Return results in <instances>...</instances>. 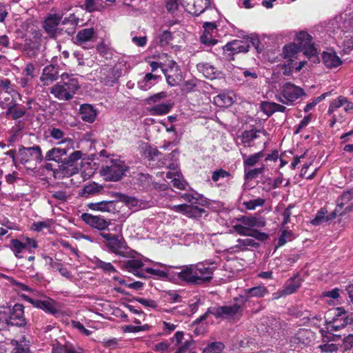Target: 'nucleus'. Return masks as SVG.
<instances>
[{"label": "nucleus", "instance_id": "obj_1", "mask_svg": "<svg viewBox=\"0 0 353 353\" xmlns=\"http://www.w3.org/2000/svg\"><path fill=\"white\" fill-rule=\"evenodd\" d=\"M325 328L329 331H339L347 326L353 327V312L344 307H333L327 313Z\"/></svg>", "mask_w": 353, "mask_h": 353}, {"label": "nucleus", "instance_id": "obj_2", "mask_svg": "<svg viewBox=\"0 0 353 353\" xmlns=\"http://www.w3.org/2000/svg\"><path fill=\"white\" fill-rule=\"evenodd\" d=\"M63 81L58 82L50 88V94L59 100L70 101L79 88L78 80L74 78L68 79L64 81V74H62Z\"/></svg>", "mask_w": 353, "mask_h": 353}, {"label": "nucleus", "instance_id": "obj_3", "mask_svg": "<svg viewBox=\"0 0 353 353\" xmlns=\"http://www.w3.org/2000/svg\"><path fill=\"white\" fill-rule=\"evenodd\" d=\"M127 168L124 163L119 159H110L103 165L100 174L105 181H118L125 174Z\"/></svg>", "mask_w": 353, "mask_h": 353}, {"label": "nucleus", "instance_id": "obj_4", "mask_svg": "<svg viewBox=\"0 0 353 353\" xmlns=\"http://www.w3.org/2000/svg\"><path fill=\"white\" fill-rule=\"evenodd\" d=\"M100 235L106 240L105 245L111 252L124 257L129 256V248L121 235L104 232H101Z\"/></svg>", "mask_w": 353, "mask_h": 353}, {"label": "nucleus", "instance_id": "obj_5", "mask_svg": "<svg viewBox=\"0 0 353 353\" xmlns=\"http://www.w3.org/2000/svg\"><path fill=\"white\" fill-rule=\"evenodd\" d=\"M20 296L23 300L30 303L33 307L42 310L48 314L57 316L60 313L61 305L59 303L50 297H46L45 299L41 300L32 299L24 294H21Z\"/></svg>", "mask_w": 353, "mask_h": 353}, {"label": "nucleus", "instance_id": "obj_6", "mask_svg": "<svg viewBox=\"0 0 353 353\" xmlns=\"http://www.w3.org/2000/svg\"><path fill=\"white\" fill-rule=\"evenodd\" d=\"M295 42L301 52L312 61H319L317 50L312 43V37L307 32L301 31L296 37Z\"/></svg>", "mask_w": 353, "mask_h": 353}, {"label": "nucleus", "instance_id": "obj_7", "mask_svg": "<svg viewBox=\"0 0 353 353\" xmlns=\"http://www.w3.org/2000/svg\"><path fill=\"white\" fill-rule=\"evenodd\" d=\"M122 71L120 66L103 65L99 68V80L103 85L112 87L118 83L122 75Z\"/></svg>", "mask_w": 353, "mask_h": 353}, {"label": "nucleus", "instance_id": "obj_8", "mask_svg": "<svg viewBox=\"0 0 353 353\" xmlns=\"http://www.w3.org/2000/svg\"><path fill=\"white\" fill-rule=\"evenodd\" d=\"M63 19V14L60 13H49L45 18L42 27L44 32L51 39H56L62 33V28L59 26Z\"/></svg>", "mask_w": 353, "mask_h": 353}, {"label": "nucleus", "instance_id": "obj_9", "mask_svg": "<svg viewBox=\"0 0 353 353\" xmlns=\"http://www.w3.org/2000/svg\"><path fill=\"white\" fill-rule=\"evenodd\" d=\"M25 307L22 303H17L13 305L10 304L8 326H14L19 328H26L28 324V319L25 316Z\"/></svg>", "mask_w": 353, "mask_h": 353}, {"label": "nucleus", "instance_id": "obj_10", "mask_svg": "<svg viewBox=\"0 0 353 353\" xmlns=\"http://www.w3.org/2000/svg\"><path fill=\"white\" fill-rule=\"evenodd\" d=\"M224 59L228 61L234 59V56L239 53H246L249 51V46L247 41V37L242 40H233L228 42L222 47Z\"/></svg>", "mask_w": 353, "mask_h": 353}, {"label": "nucleus", "instance_id": "obj_11", "mask_svg": "<svg viewBox=\"0 0 353 353\" xmlns=\"http://www.w3.org/2000/svg\"><path fill=\"white\" fill-rule=\"evenodd\" d=\"M19 163L23 165L26 164L31 160L40 163L43 160L41 148L38 145L32 147L26 148L21 145L19 148Z\"/></svg>", "mask_w": 353, "mask_h": 353}, {"label": "nucleus", "instance_id": "obj_12", "mask_svg": "<svg viewBox=\"0 0 353 353\" xmlns=\"http://www.w3.org/2000/svg\"><path fill=\"white\" fill-rule=\"evenodd\" d=\"M281 94L286 99L285 105H292L294 101L306 95L304 90L291 82H286L281 88Z\"/></svg>", "mask_w": 353, "mask_h": 353}, {"label": "nucleus", "instance_id": "obj_13", "mask_svg": "<svg viewBox=\"0 0 353 353\" xmlns=\"http://www.w3.org/2000/svg\"><path fill=\"white\" fill-rule=\"evenodd\" d=\"M0 106L3 109H6L5 114L10 117L12 120H18L26 114V108L24 105H19L16 100L12 99L9 103L0 102Z\"/></svg>", "mask_w": 353, "mask_h": 353}, {"label": "nucleus", "instance_id": "obj_14", "mask_svg": "<svg viewBox=\"0 0 353 353\" xmlns=\"http://www.w3.org/2000/svg\"><path fill=\"white\" fill-rule=\"evenodd\" d=\"M243 305L234 303L231 305L213 307L212 315L216 319H229L234 317L241 310Z\"/></svg>", "mask_w": 353, "mask_h": 353}, {"label": "nucleus", "instance_id": "obj_15", "mask_svg": "<svg viewBox=\"0 0 353 353\" xmlns=\"http://www.w3.org/2000/svg\"><path fill=\"white\" fill-rule=\"evenodd\" d=\"M313 339V333L309 329L300 328L297 332L290 337V343L291 345L295 347H301L308 345Z\"/></svg>", "mask_w": 353, "mask_h": 353}, {"label": "nucleus", "instance_id": "obj_16", "mask_svg": "<svg viewBox=\"0 0 353 353\" xmlns=\"http://www.w3.org/2000/svg\"><path fill=\"white\" fill-rule=\"evenodd\" d=\"M244 292L246 295H239L238 297H235L234 299V301L241 302L242 305H244L250 297L262 298L268 294L269 292L266 287L259 285L245 289Z\"/></svg>", "mask_w": 353, "mask_h": 353}, {"label": "nucleus", "instance_id": "obj_17", "mask_svg": "<svg viewBox=\"0 0 353 353\" xmlns=\"http://www.w3.org/2000/svg\"><path fill=\"white\" fill-rule=\"evenodd\" d=\"M82 220L94 228H97L99 230H108L109 225H111L110 221H107L100 216H94L88 213H83L81 215Z\"/></svg>", "mask_w": 353, "mask_h": 353}, {"label": "nucleus", "instance_id": "obj_18", "mask_svg": "<svg viewBox=\"0 0 353 353\" xmlns=\"http://www.w3.org/2000/svg\"><path fill=\"white\" fill-rule=\"evenodd\" d=\"M195 271L199 279H201L202 281H199L200 285L205 283H210L213 278V273L215 270V267H210L207 265L205 263H198L194 265Z\"/></svg>", "mask_w": 353, "mask_h": 353}, {"label": "nucleus", "instance_id": "obj_19", "mask_svg": "<svg viewBox=\"0 0 353 353\" xmlns=\"http://www.w3.org/2000/svg\"><path fill=\"white\" fill-rule=\"evenodd\" d=\"M178 278L189 284L200 285L199 275L196 274L194 265L185 266L178 273Z\"/></svg>", "mask_w": 353, "mask_h": 353}, {"label": "nucleus", "instance_id": "obj_20", "mask_svg": "<svg viewBox=\"0 0 353 353\" xmlns=\"http://www.w3.org/2000/svg\"><path fill=\"white\" fill-rule=\"evenodd\" d=\"M58 66L54 64H50L43 69L41 76L40 77V81L43 85H48L50 83L58 79Z\"/></svg>", "mask_w": 353, "mask_h": 353}, {"label": "nucleus", "instance_id": "obj_21", "mask_svg": "<svg viewBox=\"0 0 353 353\" xmlns=\"http://www.w3.org/2000/svg\"><path fill=\"white\" fill-rule=\"evenodd\" d=\"M303 279L301 278L299 274H295L294 276L288 279L283 285L282 290V295H290L295 293L301 288Z\"/></svg>", "mask_w": 353, "mask_h": 353}, {"label": "nucleus", "instance_id": "obj_22", "mask_svg": "<svg viewBox=\"0 0 353 353\" xmlns=\"http://www.w3.org/2000/svg\"><path fill=\"white\" fill-rule=\"evenodd\" d=\"M203 32L201 35V41L207 46H214L218 41L213 38L212 33L216 29L215 22H205L203 25Z\"/></svg>", "mask_w": 353, "mask_h": 353}, {"label": "nucleus", "instance_id": "obj_23", "mask_svg": "<svg viewBox=\"0 0 353 353\" xmlns=\"http://www.w3.org/2000/svg\"><path fill=\"white\" fill-rule=\"evenodd\" d=\"M174 66L169 69H163V72L165 76L166 81L170 86H176L181 80V70L176 63Z\"/></svg>", "mask_w": 353, "mask_h": 353}, {"label": "nucleus", "instance_id": "obj_24", "mask_svg": "<svg viewBox=\"0 0 353 353\" xmlns=\"http://www.w3.org/2000/svg\"><path fill=\"white\" fill-rule=\"evenodd\" d=\"M70 146L65 148L55 147L48 150L45 156L46 161H54L57 163H61L63 161V157L67 154L68 150Z\"/></svg>", "mask_w": 353, "mask_h": 353}, {"label": "nucleus", "instance_id": "obj_25", "mask_svg": "<svg viewBox=\"0 0 353 353\" xmlns=\"http://www.w3.org/2000/svg\"><path fill=\"white\" fill-rule=\"evenodd\" d=\"M237 221L245 225L247 228L255 229L254 228H264L266 221L263 218H257L253 216H241Z\"/></svg>", "mask_w": 353, "mask_h": 353}, {"label": "nucleus", "instance_id": "obj_26", "mask_svg": "<svg viewBox=\"0 0 353 353\" xmlns=\"http://www.w3.org/2000/svg\"><path fill=\"white\" fill-rule=\"evenodd\" d=\"M197 69L199 72L209 79H215L219 78L221 74V72L217 68L208 63H200L197 64Z\"/></svg>", "mask_w": 353, "mask_h": 353}, {"label": "nucleus", "instance_id": "obj_27", "mask_svg": "<svg viewBox=\"0 0 353 353\" xmlns=\"http://www.w3.org/2000/svg\"><path fill=\"white\" fill-rule=\"evenodd\" d=\"M134 184L142 190H149L152 188L153 177L148 173L139 172L134 176Z\"/></svg>", "mask_w": 353, "mask_h": 353}, {"label": "nucleus", "instance_id": "obj_28", "mask_svg": "<svg viewBox=\"0 0 353 353\" xmlns=\"http://www.w3.org/2000/svg\"><path fill=\"white\" fill-rule=\"evenodd\" d=\"M79 114L83 121L93 123L97 117V110L90 104H83L79 109Z\"/></svg>", "mask_w": 353, "mask_h": 353}, {"label": "nucleus", "instance_id": "obj_29", "mask_svg": "<svg viewBox=\"0 0 353 353\" xmlns=\"http://www.w3.org/2000/svg\"><path fill=\"white\" fill-rule=\"evenodd\" d=\"M79 172V168L77 165L66 164L61 162V165L59 166V169L54 171V175L58 178L69 177Z\"/></svg>", "mask_w": 353, "mask_h": 353}, {"label": "nucleus", "instance_id": "obj_30", "mask_svg": "<svg viewBox=\"0 0 353 353\" xmlns=\"http://www.w3.org/2000/svg\"><path fill=\"white\" fill-rule=\"evenodd\" d=\"M94 33V30L92 28L82 29L77 32L74 43L82 46L85 43L92 40Z\"/></svg>", "mask_w": 353, "mask_h": 353}, {"label": "nucleus", "instance_id": "obj_31", "mask_svg": "<svg viewBox=\"0 0 353 353\" xmlns=\"http://www.w3.org/2000/svg\"><path fill=\"white\" fill-rule=\"evenodd\" d=\"M11 345L14 346L11 353H30V341L25 336H22L19 340L12 339Z\"/></svg>", "mask_w": 353, "mask_h": 353}, {"label": "nucleus", "instance_id": "obj_32", "mask_svg": "<svg viewBox=\"0 0 353 353\" xmlns=\"http://www.w3.org/2000/svg\"><path fill=\"white\" fill-rule=\"evenodd\" d=\"M322 59L325 65L328 68H337L343 63L341 59L335 52H324L322 54Z\"/></svg>", "mask_w": 353, "mask_h": 353}, {"label": "nucleus", "instance_id": "obj_33", "mask_svg": "<svg viewBox=\"0 0 353 353\" xmlns=\"http://www.w3.org/2000/svg\"><path fill=\"white\" fill-rule=\"evenodd\" d=\"M87 206L92 210L110 212L114 210V203L112 201H101L88 203Z\"/></svg>", "mask_w": 353, "mask_h": 353}, {"label": "nucleus", "instance_id": "obj_34", "mask_svg": "<svg viewBox=\"0 0 353 353\" xmlns=\"http://www.w3.org/2000/svg\"><path fill=\"white\" fill-rule=\"evenodd\" d=\"M172 106L173 103L171 102L159 103L151 107L149 109V112L152 116L163 115L169 113Z\"/></svg>", "mask_w": 353, "mask_h": 353}, {"label": "nucleus", "instance_id": "obj_35", "mask_svg": "<svg viewBox=\"0 0 353 353\" xmlns=\"http://www.w3.org/2000/svg\"><path fill=\"white\" fill-rule=\"evenodd\" d=\"M50 137L54 139H61V141L58 143V145L66 144L67 146H72L73 144V141L72 139L68 137L64 138L65 133L59 128H52L50 130Z\"/></svg>", "mask_w": 353, "mask_h": 353}, {"label": "nucleus", "instance_id": "obj_36", "mask_svg": "<svg viewBox=\"0 0 353 353\" xmlns=\"http://www.w3.org/2000/svg\"><path fill=\"white\" fill-rule=\"evenodd\" d=\"M259 132H262L264 135L268 134V132L265 130H259L252 129L250 130H245L241 135L243 143L250 146L251 141L259 137Z\"/></svg>", "mask_w": 353, "mask_h": 353}, {"label": "nucleus", "instance_id": "obj_37", "mask_svg": "<svg viewBox=\"0 0 353 353\" xmlns=\"http://www.w3.org/2000/svg\"><path fill=\"white\" fill-rule=\"evenodd\" d=\"M39 45L37 42L29 40L26 41L23 47V52L29 58L35 57L39 52Z\"/></svg>", "mask_w": 353, "mask_h": 353}, {"label": "nucleus", "instance_id": "obj_38", "mask_svg": "<svg viewBox=\"0 0 353 353\" xmlns=\"http://www.w3.org/2000/svg\"><path fill=\"white\" fill-rule=\"evenodd\" d=\"M241 156L243 160V165L246 168L247 166L252 167L255 165L264 156V153L263 151H260L252 155L247 156L245 154L241 152Z\"/></svg>", "mask_w": 353, "mask_h": 353}, {"label": "nucleus", "instance_id": "obj_39", "mask_svg": "<svg viewBox=\"0 0 353 353\" xmlns=\"http://www.w3.org/2000/svg\"><path fill=\"white\" fill-rule=\"evenodd\" d=\"M159 76L152 73H147L141 82H139V87L143 90H148L154 85V82Z\"/></svg>", "mask_w": 353, "mask_h": 353}, {"label": "nucleus", "instance_id": "obj_40", "mask_svg": "<svg viewBox=\"0 0 353 353\" xmlns=\"http://www.w3.org/2000/svg\"><path fill=\"white\" fill-rule=\"evenodd\" d=\"M144 265L143 261L140 259H130L124 261L122 265V269L128 272H134L136 270L141 268Z\"/></svg>", "mask_w": 353, "mask_h": 353}, {"label": "nucleus", "instance_id": "obj_41", "mask_svg": "<svg viewBox=\"0 0 353 353\" xmlns=\"http://www.w3.org/2000/svg\"><path fill=\"white\" fill-rule=\"evenodd\" d=\"M213 102L218 107H228L232 104V98L225 93H221L214 97Z\"/></svg>", "mask_w": 353, "mask_h": 353}, {"label": "nucleus", "instance_id": "obj_42", "mask_svg": "<svg viewBox=\"0 0 353 353\" xmlns=\"http://www.w3.org/2000/svg\"><path fill=\"white\" fill-rule=\"evenodd\" d=\"M102 189L103 187L101 185H99L98 183L92 182L85 185L83 187L81 196L88 197L90 195H94L99 192L101 190H102Z\"/></svg>", "mask_w": 353, "mask_h": 353}, {"label": "nucleus", "instance_id": "obj_43", "mask_svg": "<svg viewBox=\"0 0 353 353\" xmlns=\"http://www.w3.org/2000/svg\"><path fill=\"white\" fill-rule=\"evenodd\" d=\"M299 52H301V50L296 42L285 45L283 48V54L285 59L294 57Z\"/></svg>", "mask_w": 353, "mask_h": 353}, {"label": "nucleus", "instance_id": "obj_44", "mask_svg": "<svg viewBox=\"0 0 353 353\" xmlns=\"http://www.w3.org/2000/svg\"><path fill=\"white\" fill-rule=\"evenodd\" d=\"M10 248L17 259H21L23 257L20 254L26 249L25 245L23 243L22 241L17 239H12L10 241Z\"/></svg>", "mask_w": 353, "mask_h": 353}, {"label": "nucleus", "instance_id": "obj_45", "mask_svg": "<svg viewBox=\"0 0 353 353\" xmlns=\"http://www.w3.org/2000/svg\"><path fill=\"white\" fill-rule=\"evenodd\" d=\"M8 281L13 288L14 291L19 293L21 291L33 292L34 290L30 288L28 285L23 283L12 277H8Z\"/></svg>", "mask_w": 353, "mask_h": 353}, {"label": "nucleus", "instance_id": "obj_46", "mask_svg": "<svg viewBox=\"0 0 353 353\" xmlns=\"http://www.w3.org/2000/svg\"><path fill=\"white\" fill-rule=\"evenodd\" d=\"M294 239V233L285 228L281 230L276 247L283 246L288 241H292Z\"/></svg>", "mask_w": 353, "mask_h": 353}, {"label": "nucleus", "instance_id": "obj_47", "mask_svg": "<svg viewBox=\"0 0 353 353\" xmlns=\"http://www.w3.org/2000/svg\"><path fill=\"white\" fill-rule=\"evenodd\" d=\"M205 212V209L196 205V204L188 205L185 216L189 218H199Z\"/></svg>", "mask_w": 353, "mask_h": 353}, {"label": "nucleus", "instance_id": "obj_48", "mask_svg": "<svg viewBox=\"0 0 353 353\" xmlns=\"http://www.w3.org/2000/svg\"><path fill=\"white\" fill-rule=\"evenodd\" d=\"M327 210L325 208H321L317 211L314 219L310 221V223L312 225L317 226L321 224L323 222H327Z\"/></svg>", "mask_w": 353, "mask_h": 353}, {"label": "nucleus", "instance_id": "obj_49", "mask_svg": "<svg viewBox=\"0 0 353 353\" xmlns=\"http://www.w3.org/2000/svg\"><path fill=\"white\" fill-rule=\"evenodd\" d=\"M225 345L221 342H212L206 345L203 353H221Z\"/></svg>", "mask_w": 353, "mask_h": 353}, {"label": "nucleus", "instance_id": "obj_50", "mask_svg": "<svg viewBox=\"0 0 353 353\" xmlns=\"http://www.w3.org/2000/svg\"><path fill=\"white\" fill-rule=\"evenodd\" d=\"M265 200L262 198H257L256 199H252L248 201H244L243 203V206L248 210H254L257 207H262L264 205Z\"/></svg>", "mask_w": 353, "mask_h": 353}, {"label": "nucleus", "instance_id": "obj_51", "mask_svg": "<svg viewBox=\"0 0 353 353\" xmlns=\"http://www.w3.org/2000/svg\"><path fill=\"white\" fill-rule=\"evenodd\" d=\"M331 94V92H327L321 95H320L318 97H316L312 100V102L308 103L305 105V106L303 108V111L305 112H308L310 111L314 106H316L319 102L323 101L324 99H325L327 97L330 96Z\"/></svg>", "mask_w": 353, "mask_h": 353}, {"label": "nucleus", "instance_id": "obj_52", "mask_svg": "<svg viewBox=\"0 0 353 353\" xmlns=\"http://www.w3.org/2000/svg\"><path fill=\"white\" fill-rule=\"evenodd\" d=\"M83 153L80 150H76L70 154L68 157L63 158V162L66 164L76 165V162L82 158Z\"/></svg>", "mask_w": 353, "mask_h": 353}, {"label": "nucleus", "instance_id": "obj_53", "mask_svg": "<svg viewBox=\"0 0 353 353\" xmlns=\"http://www.w3.org/2000/svg\"><path fill=\"white\" fill-rule=\"evenodd\" d=\"M159 39L161 46L164 47L168 46L173 39L172 33L169 30H165L159 35Z\"/></svg>", "mask_w": 353, "mask_h": 353}, {"label": "nucleus", "instance_id": "obj_54", "mask_svg": "<svg viewBox=\"0 0 353 353\" xmlns=\"http://www.w3.org/2000/svg\"><path fill=\"white\" fill-rule=\"evenodd\" d=\"M265 171V165H263L260 168H254L248 171H245V180H252L258 177L259 174H261Z\"/></svg>", "mask_w": 353, "mask_h": 353}, {"label": "nucleus", "instance_id": "obj_55", "mask_svg": "<svg viewBox=\"0 0 353 353\" xmlns=\"http://www.w3.org/2000/svg\"><path fill=\"white\" fill-rule=\"evenodd\" d=\"M10 303L0 305V323H5L8 325L9 312H10Z\"/></svg>", "mask_w": 353, "mask_h": 353}, {"label": "nucleus", "instance_id": "obj_56", "mask_svg": "<svg viewBox=\"0 0 353 353\" xmlns=\"http://www.w3.org/2000/svg\"><path fill=\"white\" fill-rule=\"evenodd\" d=\"M247 41L248 43L249 49L250 46H252L257 53H260L262 51V49L260 48L261 41L259 37L254 34H250V36H247Z\"/></svg>", "mask_w": 353, "mask_h": 353}, {"label": "nucleus", "instance_id": "obj_57", "mask_svg": "<svg viewBox=\"0 0 353 353\" xmlns=\"http://www.w3.org/2000/svg\"><path fill=\"white\" fill-rule=\"evenodd\" d=\"M71 346L70 343L61 344L57 342L52 344V353H68Z\"/></svg>", "mask_w": 353, "mask_h": 353}, {"label": "nucleus", "instance_id": "obj_58", "mask_svg": "<svg viewBox=\"0 0 353 353\" xmlns=\"http://www.w3.org/2000/svg\"><path fill=\"white\" fill-rule=\"evenodd\" d=\"M333 331L321 330L320 332L324 342L337 341L341 339V335L332 334Z\"/></svg>", "mask_w": 353, "mask_h": 353}, {"label": "nucleus", "instance_id": "obj_59", "mask_svg": "<svg viewBox=\"0 0 353 353\" xmlns=\"http://www.w3.org/2000/svg\"><path fill=\"white\" fill-rule=\"evenodd\" d=\"M145 157L149 161H154L155 159H159V157L161 156L162 154L156 148L148 146L145 152Z\"/></svg>", "mask_w": 353, "mask_h": 353}, {"label": "nucleus", "instance_id": "obj_60", "mask_svg": "<svg viewBox=\"0 0 353 353\" xmlns=\"http://www.w3.org/2000/svg\"><path fill=\"white\" fill-rule=\"evenodd\" d=\"M96 265L99 268L102 269L103 272L106 273L117 272V270L111 263L105 262L102 260L98 259Z\"/></svg>", "mask_w": 353, "mask_h": 353}, {"label": "nucleus", "instance_id": "obj_61", "mask_svg": "<svg viewBox=\"0 0 353 353\" xmlns=\"http://www.w3.org/2000/svg\"><path fill=\"white\" fill-rule=\"evenodd\" d=\"M163 296L169 303H177L181 301V296L172 290L164 292Z\"/></svg>", "mask_w": 353, "mask_h": 353}, {"label": "nucleus", "instance_id": "obj_62", "mask_svg": "<svg viewBox=\"0 0 353 353\" xmlns=\"http://www.w3.org/2000/svg\"><path fill=\"white\" fill-rule=\"evenodd\" d=\"M231 174L230 172L220 168L219 170H214L212 174V180L214 182H217L220 179H223L225 177L230 176Z\"/></svg>", "mask_w": 353, "mask_h": 353}, {"label": "nucleus", "instance_id": "obj_63", "mask_svg": "<svg viewBox=\"0 0 353 353\" xmlns=\"http://www.w3.org/2000/svg\"><path fill=\"white\" fill-rule=\"evenodd\" d=\"M97 50L101 56L106 59L111 58L112 54L110 48L103 42H101L97 46Z\"/></svg>", "mask_w": 353, "mask_h": 353}, {"label": "nucleus", "instance_id": "obj_64", "mask_svg": "<svg viewBox=\"0 0 353 353\" xmlns=\"http://www.w3.org/2000/svg\"><path fill=\"white\" fill-rule=\"evenodd\" d=\"M353 199V188L344 191L340 197L338 199V201H341L339 203H343V207L346 203Z\"/></svg>", "mask_w": 353, "mask_h": 353}]
</instances>
